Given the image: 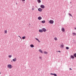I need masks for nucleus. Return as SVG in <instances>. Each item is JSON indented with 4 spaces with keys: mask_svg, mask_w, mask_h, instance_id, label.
<instances>
[{
    "mask_svg": "<svg viewBox=\"0 0 76 76\" xmlns=\"http://www.w3.org/2000/svg\"><path fill=\"white\" fill-rule=\"evenodd\" d=\"M18 3H16V4H17Z\"/></svg>",
    "mask_w": 76,
    "mask_h": 76,
    "instance_id": "4c0bfd02",
    "label": "nucleus"
},
{
    "mask_svg": "<svg viewBox=\"0 0 76 76\" xmlns=\"http://www.w3.org/2000/svg\"><path fill=\"white\" fill-rule=\"evenodd\" d=\"M7 30H6L4 31V33L5 34H7Z\"/></svg>",
    "mask_w": 76,
    "mask_h": 76,
    "instance_id": "a211bd4d",
    "label": "nucleus"
},
{
    "mask_svg": "<svg viewBox=\"0 0 76 76\" xmlns=\"http://www.w3.org/2000/svg\"><path fill=\"white\" fill-rule=\"evenodd\" d=\"M18 37H20V38L21 39H22V38H21V37H20V36H18Z\"/></svg>",
    "mask_w": 76,
    "mask_h": 76,
    "instance_id": "c756f323",
    "label": "nucleus"
},
{
    "mask_svg": "<svg viewBox=\"0 0 76 76\" xmlns=\"http://www.w3.org/2000/svg\"><path fill=\"white\" fill-rule=\"evenodd\" d=\"M39 51L40 52V53H43L42 52V51L41 50H39Z\"/></svg>",
    "mask_w": 76,
    "mask_h": 76,
    "instance_id": "aec40b11",
    "label": "nucleus"
},
{
    "mask_svg": "<svg viewBox=\"0 0 76 76\" xmlns=\"http://www.w3.org/2000/svg\"><path fill=\"white\" fill-rule=\"evenodd\" d=\"M44 54H48V52H46V51H44Z\"/></svg>",
    "mask_w": 76,
    "mask_h": 76,
    "instance_id": "2eb2a0df",
    "label": "nucleus"
},
{
    "mask_svg": "<svg viewBox=\"0 0 76 76\" xmlns=\"http://www.w3.org/2000/svg\"><path fill=\"white\" fill-rule=\"evenodd\" d=\"M40 7L42 9H44L45 8V6L43 5H41Z\"/></svg>",
    "mask_w": 76,
    "mask_h": 76,
    "instance_id": "20e7f679",
    "label": "nucleus"
},
{
    "mask_svg": "<svg viewBox=\"0 0 76 76\" xmlns=\"http://www.w3.org/2000/svg\"><path fill=\"white\" fill-rule=\"evenodd\" d=\"M37 1L39 3H40L41 2V0H37Z\"/></svg>",
    "mask_w": 76,
    "mask_h": 76,
    "instance_id": "ddd939ff",
    "label": "nucleus"
},
{
    "mask_svg": "<svg viewBox=\"0 0 76 76\" xmlns=\"http://www.w3.org/2000/svg\"><path fill=\"white\" fill-rule=\"evenodd\" d=\"M26 38V37L25 36H23L22 37V39H25Z\"/></svg>",
    "mask_w": 76,
    "mask_h": 76,
    "instance_id": "4468645a",
    "label": "nucleus"
},
{
    "mask_svg": "<svg viewBox=\"0 0 76 76\" xmlns=\"http://www.w3.org/2000/svg\"><path fill=\"white\" fill-rule=\"evenodd\" d=\"M38 10L39 12H42V9L41 8H39L38 9Z\"/></svg>",
    "mask_w": 76,
    "mask_h": 76,
    "instance_id": "39448f33",
    "label": "nucleus"
},
{
    "mask_svg": "<svg viewBox=\"0 0 76 76\" xmlns=\"http://www.w3.org/2000/svg\"><path fill=\"white\" fill-rule=\"evenodd\" d=\"M32 10H34V8H32Z\"/></svg>",
    "mask_w": 76,
    "mask_h": 76,
    "instance_id": "c85d7f7f",
    "label": "nucleus"
},
{
    "mask_svg": "<svg viewBox=\"0 0 76 76\" xmlns=\"http://www.w3.org/2000/svg\"><path fill=\"white\" fill-rule=\"evenodd\" d=\"M22 0V1H25V0Z\"/></svg>",
    "mask_w": 76,
    "mask_h": 76,
    "instance_id": "72a5a7b5",
    "label": "nucleus"
},
{
    "mask_svg": "<svg viewBox=\"0 0 76 76\" xmlns=\"http://www.w3.org/2000/svg\"><path fill=\"white\" fill-rule=\"evenodd\" d=\"M9 57V58H11V57H12V55H9L8 56Z\"/></svg>",
    "mask_w": 76,
    "mask_h": 76,
    "instance_id": "4be33fe9",
    "label": "nucleus"
},
{
    "mask_svg": "<svg viewBox=\"0 0 76 76\" xmlns=\"http://www.w3.org/2000/svg\"><path fill=\"white\" fill-rule=\"evenodd\" d=\"M75 30H76V28H75Z\"/></svg>",
    "mask_w": 76,
    "mask_h": 76,
    "instance_id": "f704fd0d",
    "label": "nucleus"
},
{
    "mask_svg": "<svg viewBox=\"0 0 76 76\" xmlns=\"http://www.w3.org/2000/svg\"><path fill=\"white\" fill-rule=\"evenodd\" d=\"M49 23H51V24H53L54 23V21L53 20H50L49 21Z\"/></svg>",
    "mask_w": 76,
    "mask_h": 76,
    "instance_id": "7ed1b4c3",
    "label": "nucleus"
},
{
    "mask_svg": "<svg viewBox=\"0 0 76 76\" xmlns=\"http://www.w3.org/2000/svg\"><path fill=\"white\" fill-rule=\"evenodd\" d=\"M57 52H59V53H61V51H57Z\"/></svg>",
    "mask_w": 76,
    "mask_h": 76,
    "instance_id": "cd10ccee",
    "label": "nucleus"
},
{
    "mask_svg": "<svg viewBox=\"0 0 76 76\" xmlns=\"http://www.w3.org/2000/svg\"><path fill=\"white\" fill-rule=\"evenodd\" d=\"M0 74H1V72H0Z\"/></svg>",
    "mask_w": 76,
    "mask_h": 76,
    "instance_id": "58836bf2",
    "label": "nucleus"
},
{
    "mask_svg": "<svg viewBox=\"0 0 76 76\" xmlns=\"http://www.w3.org/2000/svg\"><path fill=\"white\" fill-rule=\"evenodd\" d=\"M39 32H43V31L42 29H39Z\"/></svg>",
    "mask_w": 76,
    "mask_h": 76,
    "instance_id": "6e6552de",
    "label": "nucleus"
},
{
    "mask_svg": "<svg viewBox=\"0 0 76 76\" xmlns=\"http://www.w3.org/2000/svg\"><path fill=\"white\" fill-rule=\"evenodd\" d=\"M38 19L39 20H41V19H42V17H39Z\"/></svg>",
    "mask_w": 76,
    "mask_h": 76,
    "instance_id": "423d86ee",
    "label": "nucleus"
},
{
    "mask_svg": "<svg viewBox=\"0 0 76 76\" xmlns=\"http://www.w3.org/2000/svg\"><path fill=\"white\" fill-rule=\"evenodd\" d=\"M43 31V32H46L47 31V29H46L45 28H42V29Z\"/></svg>",
    "mask_w": 76,
    "mask_h": 76,
    "instance_id": "f03ea898",
    "label": "nucleus"
},
{
    "mask_svg": "<svg viewBox=\"0 0 76 76\" xmlns=\"http://www.w3.org/2000/svg\"><path fill=\"white\" fill-rule=\"evenodd\" d=\"M69 70H72V69L71 68H69Z\"/></svg>",
    "mask_w": 76,
    "mask_h": 76,
    "instance_id": "473e14b6",
    "label": "nucleus"
},
{
    "mask_svg": "<svg viewBox=\"0 0 76 76\" xmlns=\"http://www.w3.org/2000/svg\"><path fill=\"white\" fill-rule=\"evenodd\" d=\"M73 56L75 57H76V53L74 54Z\"/></svg>",
    "mask_w": 76,
    "mask_h": 76,
    "instance_id": "f3484780",
    "label": "nucleus"
},
{
    "mask_svg": "<svg viewBox=\"0 0 76 76\" xmlns=\"http://www.w3.org/2000/svg\"><path fill=\"white\" fill-rule=\"evenodd\" d=\"M30 47L31 48H33L34 47V45H33L32 44H31L30 45Z\"/></svg>",
    "mask_w": 76,
    "mask_h": 76,
    "instance_id": "9d476101",
    "label": "nucleus"
},
{
    "mask_svg": "<svg viewBox=\"0 0 76 76\" xmlns=\"http://www.w3.org/2000/svg\"><path fill=\"white\" fill-rule=\"evenodd\" d=\"M7 67L9 69H12V65L11 64H9L7 65Z\"/></svg>",
    "mask_w": 76,
    "mask_h": 76,
    "instance_id": "f257e3e1",
    "label": "nucleus"
},
{
    "mask_svg": "<svg viewBox=\"0 0 76 76\" xmlns=\"http://www.w3.org/2000/svg\"><path fill=\"white\" fill-rule=\"evenodd\" d=\"M63 47H64V45H61V47L62 48H63Z\"/></svg>",
    "mask_w": 76,
    "mask_h": 76,
    "instance_id": "412c9836",
    "label": "nucleus"
},
{
    "mask_svg": "<svg viewBox=\"0 0 76 76\" xmlns=\"http://www.w3.org/2000/svg\"><path fill=\"white\" fill-rule=\"evenodd\" d=\"M66 50H69V47H66Z\"/></svg>",
    "mask_w": 76,
    "mask_h": 76,
    "instance_id": "5701e85b",
    "label": "nucleus"
},
{
    "mask_svg": "<svg viewBox=\"0 0 76 76\" xmlns=\"http://www.w3.org/2000/svg\"><path fill=\"white\" fill-rule=\"evenodd\" d=\"M39 58H41V57L40 56V57H39Z\"/></svg>",
    "mask_w": 76,
    "mask_h": 76,
    "instance_id": "7c9ffc66",
    "label": "nucleus"
},
{
    "mask_svg": "<svg viewBox=\"0 0 76 76\" xmlns=\"http://www.w3.org/2000/svg\"><path fill=\"white\" fill-rule=\"evenodd\" d=\"M62 31L63 32H64L65 31V30L64 29V28H62L61 29Z\"/></svg>",
    "mask_w": 76,
    "mask_h": 76,
    "instance_id": "1a4fd4ad",
    "label": "nucleus"
},
{
    "mask_svg": "<svg viewBox=\"0 0 76 76\" xmlns=\"http://www.w3.org/2000/svg\"><path fill=\"white\" fill-rule=\"evenodd\" d=\"M11 62H13V61H11Z\"/></svg>",
    "mask_w": 76,
    "mask_h": 76,
    "instance_id": "e433bc0d",
    "label": "nucleus"
},
{
    "mask_svg": "<svg viewBox=\"0 0 76 76\" xmlns=\"http://www.w3.org/2000/svg\"><path fill=\"white\" fill-rule=\"evenodd\" d=\"M73 35L74 36H75V35H76V33H73Z\"/></svg>",
    "mask_w": 76,
    "mask_h": 76,
    "instance_id": "6ab92c4d",
    "label": "nucleus"
},
{
    "mask_svg": "<svg viewBox=\"0 0 76 76\" xmlns=\"http://www.w3.org/2000/svg\"><path fill=\"white\" fill-rule=\"evenodd\" d=\"M68 14L69 15V16H71L72 17V15H71V14H70L69 13V14Z\"/></svg>",
    "mask_w": 76,
    "mask_h": 76,
    "instance_id": "393cba45",
    "label": "nucleus"
},
{
    "mask_svg": "<svg viewBox=\"0 0 76 76\" xmlns=\"http://www.w3.org/2000/svg\"><path fill=\"white\" fill-rule=\"evenodd\" d=\"M72 3V2H70V3Z\"/></svg>",
    "mask_w": 76,
    "mask_h": 76,
    "instance_id": "ea45409f",
    "label": "nucleus"
},
{
    "mask_svg": "<svg viewBox=\"0 0 76 76\" xmlns=\"http://www.w3.org/2000/svg\"><path fill=\"white\" fill-rule=\"evenodd\" d=\"M38 41L39 42H40V41H39V40Z\"/></svg>",
    "mask_w": 76,
    "mask_h": 76,
    "instance_id": "2f4dec72",
    "label": "nucleus"
},
{
    "mask_svg": "<svg viewBox=\"0 0 76 76\" xmlns=\"http://www.w3.org/2000/svg\"><path fill=\"white\" fill-rule=\"evenodd\" d=\"M53 75H54V76H57V74H53Z\"/></svg>",
    "mask_w": 76,
    "mask_h": 76,
    "instance_id": "b1692460",
    "label": "nucleus"
},
{
    "mask_svg": "<svg viewBox=\"0 0 76 76\" xmlns=\"http://www.w3.org/2000/svg\"><path fill=\"white\" fill-rule=\"evenodd\" d=\"M35 39H36V40H37V41H38L39 40V39H38L37 38H35Z\"/></svg>",
    "mask_w": 76,
    "mask_h": 76,
    "instance_id": "a878e982",
    "label": "nucleus"
},
{
    "mask_svg": "<svg viewBox=\"0 0 76 76\" xmlns=\"http://www.w3.org/2000/svg\"><path fill=\"white\" fill-rule=\"evenodd\" d=\"M12 61H16V58L13 59Z\"/></svg>",
    "mask_w": 76,
    "mask_h": 76,
    "instance_id": "9b49d317",
    "label": "nucleus"
},
{
    "mask_svg": "<svg viewBox=\"0 0 76 76\" xmlns=\"http://www.w3.org/2000/svg\"><path fill=\"white\" fill-rule=\"evenodd\" d=\"M42 23H45V20L42 21Z\"/></svg>",
    "mask_w": 76,
    "mask_h": 76,
    "instance_id": "f8f14e48",
    "label": "nucleus"
},
{
    "mask_svg": "<svg viewBox=\"0 0 76 76\" xmlns=\"http://www.w3.org/2000/svg\"><path fill=\"white\" fill-rule=\"evenodd\" d=\"M54 74L53 73H51L50 74V75H53Z\"/></svg>",
    "mask_w": 76,
    "mask_h": 76,
    "instance_id": "bb28decb",
    "label": "nucleus"
},
{
    "mask_svg": "<svg viewBox=\"0 0 76 76\" xmlns=\"http://www.w3.org/2000/svg\"><path fill=\"white\" fill-rule=\"evenodd\" d=\"M71 58L74 59L75 58V57L73 55H71Z\"/></svg>",
    "mask_w": 76,
    "mask_h": 76,
    "instance_id": "0eeeda50",
    "label": "nucleus"
},
{
    "mask_svg": "<svg viewBox=\"0 0 76 76\" xmlns=\"http://www.w3.org/2000/svg\"><path fill=\"white\" fill-rule=\"evenodd\" d=\"M54 39L55 41H57V37H55Z\"/></svg>",
    "mask_w": 76,
    "mask_h": 76,
    "instance_id": "dca6fc26",
    "label": "nucleus"
},
{
    "mask_svg": "<svg viewBox=\"0 0 76 76\" xmlns=\"http://www.w3.org/2000/svg\"><path fill=\"white\" fill-rule=\"evenodd\" d=\"M29 25H31V24L30 23L29 24Z\"/></svg>",
    "mask_w": 76,
    "mask_h": 76,
    "instance_id": "c9c22d12",
    "label": "nucleus"
}]
</instances>
